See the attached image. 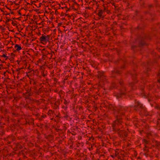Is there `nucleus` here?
Masks as SVG:
<instances>
[{
    "instance_id": "obj_1",
    "label": "nucleus",
    "mask_w": 160,
    "mask_h": 160,
    "mask_svg": "<svg viewBox=\"0 0 160 160\" xmlns=\"http://www.w3.org/2000/svg\"><path fill=\"white\" fill-rule=\"evenodd\" d=\"M40 40L42 42H46L48 40L47 36H42L40 38Z\"/></svg>"
},
{
    "instance_id": "obj_2",
    "label": "nucleus",
    "mask_w": 160,
    "mask_h": 160,
    "mask_svg": "<svg viewBox=\"0 0 160 160\" xmlns=\"http://www.w3.org/2000/svg\"><path fill=\"white\" fill-rule=\"evenodd\" d=\"M15 48L18 51L22 49L21 47L18 44H16L15 45Z\"/></svg>"
},
{
    "instance_id": "obj_3",
    "label": "nucleus",
    "mask_w": 160,
    "mask_h": 160,
    "mask_svg": "<svg viewBox=\"0 0 160 160\" xmlns=\"http://www.w3.org/2000/svg\"><path fill=\"white\" fill-rule=\"evenodd\" d=\"M2 57H4L5 58V59H7L8 58V57L4 54H3L2 56Z\"/></svg>"
},
{
    "instance_id": "obj_4",
    "label": "nucleus",
    "mask_w": 160,
    "mask_h": 160,
    "mask_svg": "<svg viewBox=\"0 0 160 160\" xmlns=\"http://www.w3.org/2000/svg\"><path fill=\"white\" fill-rule=\"evenodd\" d=\"M101 15V14H100V13H99V15Z\"/></svg>"
}]
</instances>
